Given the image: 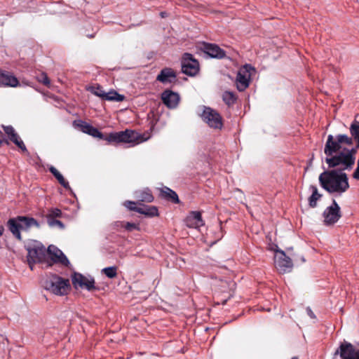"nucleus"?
Instances as JSON below:
<instances>
[{
	"label": "nucleus",
	"instance_id": "nucleus-1",
	"mask_svg": "<svg viewBox=\"0 0 359 359\" xmlns=\"http://www.w3.org/2000/svg\"><path fill=\"white\" fill-rule=\"evenodd\" d=\"M353 140L345 134L329 135L325 144V162L335 170L325 171L319 176L320 186L330 194L341 195L349 188L348 179L344 170H351L355 164Z\"/></svg>",
	"mask_w": 359,
	"mask_h": 359
},
{
	"label": "nucleus",
	"instance_id": "nucleus-2",
	"mask_svg": "<svg viewBox=\"0 0 359 359\" xmlns=\"http://www.w3.org/2000/svg\"><path fill=\"white\" fill-rule=\"evenodd\" d=\"M34 226L39 228V224L32 217L18 216L8 221V229L19 241L22 240L20 231H27Z\"/></svg>",
	"mask_w": 359,
	"mask_h": 359
},
{
	"label": "nucleus",
	"instance_id": "nucleus-3",
	"mask_svg": "<svg viewBox=\"0 0 359 359\" xmlns=\"http://www.w3.org/2000/svg\"><path fill=\"white\" fill-rule=\"evenodd\" d=\"M43 286L51 293L62 296L67 294L69 290V282L68 279L52 275L43 280Z\"/></svg>",
	"mask_w": 359,
	"mask_h": 359
},
{
	"label": "nucleus",
	"instance_id": "nucleus-4",
	"mask_svg": "<svg viewBox=\"0 0 359 359\" xmlns=\"http://www.w3.org/2000/svg\"><path fill=\"white\" fill-rule=\"evenodd\" d=\"M255 72V68L250 65H245L239 69L236 80V87L239 91H243L248 87L251 76Z\"/></svg>",
	"mask_w": 359,
	"mask_h": 359
},
{
	"label": "nucleus",
	"instance_id": "nucleus-5",
	"mask_svg": "<svg viewBox=\"0 0 359 359\" xmlns=\"http://www.w3.org/2000/svg\"><path fill=\"white\" fill-rule=\"evenodd\" d=\"M274 265L276 269L280 273L291 271L293 264L291 259L286 256L284 251L276 249L274 255Z\"/></svg>",
	"mask_w": 359,
	"mask_h": 359
},
{
	"label": "nucleus",
	"instance_id": "nucleus-6",
	"mask_svg": "<svg viewBox=\"0 0 359 359\" xmlns=\"http://www.w3.org/2000/svg\"><path fill=\"white\" fill-rule=\"evenodd\" d=\"M201 116L210 128L222 129L223 126L222 118L217 111L210 107H205Z\"/></svg>",
	"mask_w": 359,
	"mask_h": 359
},
{
	"label": "nucleus",
	"instance_id": "nucleus-7",
	"mask_svg": "<svg viewBox=\"0 0 359 359\" xmlns=\"http://www.w3.org/2000/svg\"><path fill=\"white\" fill-rule=\"evenodd\" d=\"M323 224L326 226H331L338 222L341 217L340 207L336 201H333L332 203L328 206L323 213Z\"/></svg>",
	"mask_w": 359,
	"mask_h": 359
},
{
	"label": "nucleus",
	"instance_id": "nucleus-8",
	"mask_svg": "<svg viewBox=\"0 0 359 359\" xmlns=\"http://www.w3.org/2000/svg\"><path fill=\"white\" fill-rule=\"evenodd\" d=\"M182 69L183 73L195 76L199 71V64L189 53H185L182 57Z\"/></svg>",
	"mask_w": 359,
	"mask_h": 359
},
{
	"label": "nucleus",
	"instance_id": "nucleus-9",
	"mask_svg": "<svg viewBox=\"0 0 359 359\" xmlns=\"http://www.w3.org/2000/svg\"><path fill=\"white\" fill-rule=\"evenodd\" d=\"M45 252V248L40 245H36L27 248V262L31 269H33V264L34 263L43 260Z\"/></svg>",
	"mask_w": 359,
	"mask_h": 359
},
{
	"label": "nucleus",
	"instance_id": "nucleus-10",
	"mask_svg": "<svg viewBox=\"0 0 359 359\" xmlns=\"http://www.w3.org/2000/svg\"><path fill=\"white\" fill-rule=\"evenodd\" d=\"M72 280L75 288L80 287L81 289H86L88 291L95 288L93 278L86 277L81 273H75L72 277Z\"/></svg>",
	"mask_w": 359,
	"mask_h": 359
},
{
	"label": "nucleus",
	"instance_id": "nucleus-11",
	"mask_svg": "<svg viewBox=\"0 0 359 359\" xmlns=\"http://www.w3.org/2000/svg\"><path fill=\"white\" fill-rule=\"evenodd\" d=\"M120 137L121 143L129 144L130 146L137 145L147 140L141 135L131 130L121 131Z\"/></svg>",
	"mask_w": 359,
	"mask_h": 359
},
{
	"label": "nucleus",
	"instance_id": "nucleus-12",
	"mask_svg": "<svg viewBox=\"0 0 359 359\" xmlns=\"http://www.w3.org/2000/svg\"><path fill=\"white\" fill-rule=\"evenodd\" d=\"M339 354L341 359H357L358 350L348 342L344 341L336 351L335 355Z\"/></svg>",
	"mask_w": 359,
	"mask_h": 359
},
{
	"label": "nucleus",
	"instance_id": "nucleus-13",
	"mask_svg": "<svg viewBox=\"0 0 359 359\" xmlns=\"http://www.w3.org/2000/svg\"><path fill=\"white\" fill-rule=\"evenodd\" d=\"M48 253L50 259L55 263L60 264L62 266H67L69 262L63 252L55 245H50L48 248Z\"/></svg>",
	"mask_w": 359,
	"mask_h": 359
},
{
	"label": "nucleus",
	"instance_id": "nucleus-14",
	"mask_svg": "<svg viewBox=\"0 0 359 359\" xmlns=\"http://www.w3.org/2000/svg\"><path fill=\"white\" fill-rule=\"evenodd\" d=\"M161 100L167 107L174 109L178 105L180 97L178 93L165 90L161 94Z\"/></svg>",
	"mask_w": 359,
	"mask_h": 359
},
{
	"label": "nucleus",
	"instance_id": "nucleus-15",
	"mask_svg": "<svg viewBox=\"0 0 359 359\" xmlns=\"http://www.w3.org/2000/svg\"><path fill=\"white\" fill-rule=\"evenodd\" d=\"M201 49L211 57L220 59L225 57V52L215 44L203 43Z\"/></svg>",
	"mask_w": 359,
	"mask_h": 359
},
{
	"label": "nucleus",
	"instance_id": "nucleus-16",
	"mask_svg": "<svg viewBox=\"0 0 359 359\" xmlns=\"http://www.w3.org/2000/svg\"><path fill=\"white\" fill-rule=\"evenodd\" d=\"M74 124L84 133L88 134L94 137L100 139L104 138V135L102 133L86 122L80 121L79 122H74Z\"/></svg>",
	"mask_w": 359,
	"mask_h": 359
},
{
	"label": "nucleus",
	"instance_id": "nucleus-17",
	"mask_svg": "<svg viewBox=\"0 0 359 359\" xmlns=\"http://www.w3.org/2000/svg\"><path fill=\"white\" fill-rule=\"evenodd\" d=\"M186 224L189 228L198 229L204 225L200 212H191L186 218Z\"/></svg>",
	"mask_w": 359,
	"mask_h": 359
},
{
	"label": "nucleus",
	"instance_id": "nucleus-18",
	"mask_svg": "<svg viewBox=\"0 0 359 359\" xmlns=\"http://www.w3.org/2000/svg\"><path fill=\"white\" fill-rule=\"evenodd\" d=\"M156 80L163 83H170L176 80V74L170 68H164L157 76Z\"/></svg>",
	"mask_w": 359,
	"mask_h": 359
},
{
	"label": "nucleus",
	"instance_id": "nucleus-19",
	"mask_svg": "<svg viewBox=\"0 0 359 359\" xmlns=\"http://www.w3.org/2000/svg\"><path fill=\"white\" fill-rule=\"evenodd\" d=\"M5 133L8 135L10 140L14 142L23 151H27L26 147L23 141L20 138L12 126L4 127Z\"/></svg>",
	"mask_w": 359,
	"mask_h": 359
},
{
	"label": "nucleus",
	"instance_id": "nucleus-20",
	"mask_svg": "<svg viewBox=\"0 0 359 359\" xmlns=\"http://www.w3.org/2000/svg\"><path fill=\"white\" fill-rule=\"evenodd\" d=\"M18 85V81L14 76L0 69V86L15 87Z\"/></svg>",
	"mask_w": 359,
	"mask_h": 359
},
{
	"label": "nucleus",
	"instance_id": "nucleus-21",
	"mask_svg": "<svg viewBox=\"0 0 359 359\" xmlns=\"http://www.w3.org/2000/svg\"><path fill=\"white\" fill-rule=\"evenodd\" d=\"M309 190L311 191V196L309 198V205L311 208H315L317 201L321 198L322 195L319 194L318 188L314 185H311Z\"/></svg>",
	"mask_w": 359,
	"mask_h": 359
},
{
	"label": "nucleus",
	"instance_id": "nucleus-22",
	"mask_svg": "<svg viewBox=\"0 0 359 359\" xmlns=\"http://www.w3.org/2000/svg\"><path fill=\"white\" fill-rule=\"evenodd\" d=\"M137 212L149 217L158 215V209L155 206H142L137 209Z\"/></svg>",
	"mask_w": 359,
	"mask_h": 359
},
{
	"label": "nucleus",
	"instance_id": "nucleus-23",
	"mask_svg": "<svg viewBox=\"0 0 359 359\" xmlns=\"http://www.w3.org/2000/svg\"><path fill=\"white\" fill-rule=\"evenodd\" d=\"M350 133L351 134V139H354L358 142V147L359 148V121H353L350 126ZM353 141V140H352ZM355 151V150L353 148V145L351 147Z\"/></svg>",
	"mask_w": 359,
	"mask_h": 359
},
{
	"label": "nucleus",
	"instance_id": "nucleus-24",
	"mask_svg": "<svg viewBox=\"0 0 359 359\" xmlns=\"http://www.w3.org/2000/svg\"><path fill=\"white\" fill-rule=\"evenodd\" d=\"M135 197L140 201L144 202H151L154 199L152 194L148 189L136 191Z\"/></svg>",
	"mask_w": 359,
	"mask_h": 359
},
{
	"label": "nucleus",
	"instance_id": "nucleus-25",
	"mask_svg": "<svg viewBox=\"0 0 359 359\" xmlns=\"http://www.w3.org/2000/svg\"><path fill=\"white\" fill-rule=\"evenodd\" d=\"M50 172L55 176V177L58 180L60 184L63 186L65 188H69V183L65 180L62 175L53 166H51L49 168Z\"/></svg>",
	"mask_w": 359,
	"mask_h": 359
},
{
	"label": "nucleus",
	"instance_id": "nucleus-26",
	"mask_svg": "<svg viewBox=\"0 0 359 359\" xmlns=\"http://www.w3.org/2000/svg\"><path fill=\"white\" fill-rule=\"evenodd\" d=\"M124 99V95H120L114 90L105 93L104 97V100L109 101L122 102Z\"/></svg>",
	"mask_w": 359,
	"mask_h": 359
},
{
	"label": "nucleus",
	"instance_id": "nucleus-27",
	"mask_svg": "<svg viewBox=\"0 0 359 359\" xmlns=\"http://www.w3.org/2000/svg\"><path fill=\"white\" fill-rule=\"evenodd\" d=\"M162 195L163 196H165V198L170 199L174 203L179 202V199H178V196H177V194L174 191L170 189L169 188H167V187L164 188L162 190Z\"/></svg>",
	"mask_w": 359,
	"mask_h": 359
},
{
	"label": "nucleus",
	"instance_id": "nucleus-28",
	"mask_svg": "<svg viewBox=\"0 0 359 359\" xmlns=\"http://www.w3.org/2000/svg\"><path fill=\"white\" fill-rule=\"evenodd\" d=\"M222 98L224 102L228 105L233 104L236 100L235 94L230 91H225L223 93Z\"/></svg>",
	"mask_w": 359,
	"mask_h": 359
},
{
	"label": "nucleus",
	"instance_id": "nucleus-29",
	"mask_svg": "<svg viewBox=\"0 0 359 359\" xmlns=\"http://www.w3.org/2000/svg\"><path fill=\"white\" fill-rule=\"evenodd\" d=\"M103 139L109 143H121L120 132L111 133L106 136L104 135Z\"/></svg>",
	"mask_w": 359,
	"mask_h": 359
},
{
	"label": "nucleus",
	"instance_id": "nucleus-30",
	"mask_svg": "<svg viewBox=\"0 0 359 359\" xmlns=\"http://www.w3.org/2000/svg\"><path fill=\"white\" fill-rule=\"evenodd\" d=\"M87 89L95 95L104 99L105 92L100 86H92L88 87Z\"/></svg>",
	"mask_w": 359,
	"mask_h": 359
},
{
	"label": "nucleus",
	"instance_id": "nucleus-31",
	"mask_svg": "<svg viewBox=\"0 0 359 359\" xmlns=\"http://www.w3.org/2000/svg\"><path fill=\"white\" fill-rule=\"evenodd\" d=\"M102 272L109 278H114L117 276V269L115 266L104 268Z\"/></svg>",
	"mask_w": 359,
	"mask_h": 359
},
{
	"label": "nucleus",
	"instance_id": "nucleus-32",
	"mask_svg": "<svg viewBox=\"0 0 359 359\" xmlns=\"http://www.w3.org/2000/svg\"><path fill=\"white\" fill-rule=\"evenodd\" d=\"M36 79L39 82L43 83L47 87H50V82L46 74L42 72L36 76Z\"/></svg>",
	"mask_w": 359,
	"mask_h": 359
},
{
	"label": "nucleus",
	"instance_id": "nucleus-33",
	"mask_svg": "<svg viewBox=\"0 0 359 359\" xmlns=\"http://www.w3.org/2000/svg\"><path fill=\"white\" fill-rule=\"evenodd\" d=\"M61 215H62V212L60 209L53 208L49 210V212L47 215V219H55L56 217H60Z\"/></svg>",
	"mask_w": 359,
	"mask_h": 359
},
{
	"label": "nucleus",
	"instance_id": "nucleus-34",
	"mask_svg": "<svg viewBox=\"0 0 359 359\" xmlns=\"http://www.w3.org/2000/svg\"><path fill=\"white\" fill-rule=\"evenodd\" d=\"M48 224L51 227L58 226L60 229H62L65 228L63 223L60 220H57L55 219H48Z\"/></svg>",
	"mask_w": 359,
	"mask_h": 359
},
{
	"label": "nucleus",
	"instance_id": "nucleus-35",
	"mask_svg": "<svg viewBox=\"0 0 359 359\" xmlns=\"http://www.w3.org/2000/svg\"><path fill=\"white\" fill-rule=\"evenodd\" d=\"M124 205L128 209H129L130 210H134V211H136V212H137V209L138 208V207L135 206V202L130 201H126L124 203Z\"/></svg>",
	"mask_w": 359,
	"mask_h": 359
},
{
	"label": "nucleus",
	"instance_id": "nucleus-36",
	"mask_svg": "<svg viewBox=\"0 0 359 359\" xmlns=\"http://www.w3.org/2000/svg\"><path fill=\"white\" fill-rule=\"evenodd\" d=\"M126 229L129 231L137 229V226L134 223L127 222L125 226Z\"/></svg>",
	"mask_w": 359,
	"mask_h": 359
},
{
	"label": "nucleus",
	"instance_id": "nucleus-37",
	"mask_svg": "<svg viewBox=\"0 0 359 359\" xmlns=\"http://www.w3.org/2000/svg\"><path fill=\"white\" fill-rule=\"evenodd\" d=\"M307 313H308V315L311 318H315L314 313H313V311L310 309H307Z\"/></svg>",
	"mask_w": 359,
	"mask_h": 359
},
{
	"label": "nucleus",
	"instance_id": "nucleus-38",
	"mask_svg": "<svg viewBox=\"0 0 359 359\" xmlns=\"http://www.w3.org/2000/svg\"><path fill=\"white\" fill-rule=\"evenodd\" d=\"M4 228L3 226L0 225V236H1L4 233Z\"/></svg>",
	"mask_w": 359,
	"mask_h": 359
},
{
	"label": "nucleus",
	"instance_id": "nucleus-39",
	"mask_svg": "<svg viewBox=\"0 0 359 359\" xmlns=\"http://www.w3.org/2000/svg\"><path fill=\"white\" fill-rule=\"evenodd\" d=\"M357 359H359V350H358V356H357Z\"/></svg>",
	"mask_w": 359,
	"mask_h": 359
},
{
	"label": "nucleus",
	"instance_id": "nucleus-40",
	"mask_svg": "<svg viewBox=\"0 0 359 359\" xmlns=\"http://www.w3.org/2000/svg\"><path fill=\"white\" fill-rule=\"evenodd\" d=\"M291 359H298L297 357H292Z\"/></svg>",
	"mask_w": 359,
	"mask_h": 359
},
{
	"label": "nucleus",
	"instance_id": "nucleus-41",
	"mask_svg": "<svg viewBox=\"0 0 359 359\" xmlns=\"http://www.w3.org/2000/svg\"><path fill=\"white\" fill-rule=\"evenodd\" d=\"M161 16L163 17L165 16V14H163V13H161Z\"/></svg>",
	"mask_w": 359,
	"mask_h": 359
},
{
	"label": "nucleus",
	"instance_id": "nucleus-42",
	"mask_svg": "<svg viewBox=\"0 0 359 359\" xmlns=\"http://www.w3.org/2000/svg\"><path fill=\"white\" fill-rule=\"evenodd\" d=\"M161 16L163 17L165 16V14H163V13H161Z\"/></svg>",
	"mask_w": 359,
	"mask_h": 359
}]
</instances>
